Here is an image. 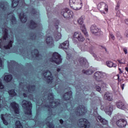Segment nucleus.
Segmentation results:
<instances>
[{"label": "nucleus", "mask_w": 128, "mask_h": 128, "mask_svg": "<svg viewBox=\"0 0 128 128\" xmlns=\"http://www.w3.org/2000/svg\"><path fill=\"white\" fill-rule=\"evenodd\" d=\"M46 44L50 46H54V40L51 36H48L46 40Z\"/></svg>", "instance_id": "412c9836"}, {"label": "nucleus", "mask_w": 128, "mask_h": 128, "mask_svg": "<svg viewBox=\"0 0 128 128\" xmlns=\"http://www.w3.org/2000/svg\"><path fill=\"white\" fill-rule=\"evenodd\" d=\"M120 74H122V71H120Z\"/></svg>", "instance_id": "052dcab7"}, {"label": "nucleus", "mask_w": 128, "mask_h": 128, "mask_svg": "<svg viewBox=\"0 0 128 128\" xmlns=\"http://www.w3.org/2000/svg\"><path fill=\"white\" fill-rule=\"evenodd\" d=\"M10 106H12V110H14L15 114H20L18 104L16 103V102H13L11 103Z\"/></svg>", "instance_id": "4468645a"}, {"label": "nucleus", "mask_w": 128, "mask_h": 128, "mask_svg": "<svg viewBox=\"0 0 128 128\" xmlns=\"http://www.w3.org/2000/svg\"><path fill=\"white\" fill-rule=\"evenodd\" d=\"M106 78V74L104 72H96L94 73V78L98 82L99 86L102 88H106V84L104 80Z\"/></svg>", "instance_id": "f257e3e1"}, {"label": "nucleus", "mask_w": 128, "mask_h": 128, "mask_svg": "<svg viewBox=\"0 0 128 128\" xmlns=\"http://www.w3.org/2000/svg\"><path fill=\"white\" fill-rule=\"evenodd\" d=\"M70 8L76 10H78L82 8V0H70Z\"/></svg>", "instance_id": "f03ea898"}, {"label": "nucleus", "mask_w": 128, "mask_h": 128, "mask_svg": "<svg viewBox=\"0 0 128 128\" xmlns=\"http://www.w3.org/2000/svg\"><path fill=\"white\" fill-rule=\"evenodd\" d=\"M22 106L25 109L26 114H28L30 116H32V103L24 100L22 102Z\"/></svg>", "instance_id": "7ed1b4c3"}, {"label": "nucleus", "mask_w": 128, "mask_h": 128, "mask_svg": "<svg viewBox=\"0 0 128 128\" xmlns=\"http://www.w3.org/2000/svg\"><path fill=\"white\" fill-rule=\"evenodd\" d=\"M112 110H114V106L112 104H110L106 109L105 112L106 114L108 116H112Z\"/></svg>", "instance_id": "dca6fc26"}, {"label": "nucleus", "mask_w": 128, "mask_h": 128, "mask_svg": "<svg viewBox=\"0 0 128 128\" xmlns=\"http://www.w3.org/2000/svg\"><path fill=\"white\" fill-rule=\"evenodd\" d=\"M61 14L63 16L64 18H72L74 12L68 8L63 9L61 10Z\"/></svg>", "instance_id": "39448f33"}, {"label": "nucleus", "mask_w": 128, "mask_h": 128, "mask_svg": "<svg viewBox=\"0 0 128 128\" xmlns=\"http://www.w3.org/2000/svg\"><path fill=\"white\" fill-rule=\"evenodd\" d=\"M16 128H22V126L20 121H16Z\"/></svg>", "instance_id": "e433bc0d"}, {"label": "nucleus", "mask_w": 128, "mask_h": 128, "mask_svg": "<svg viewBox=\"0 0 128 128\" xmlns=\"http://www.w3.org/2000/svg\"><path fill=\"white\" fill-rule=\"evenodd\" d=\"M32 14H36V10H32Z\"/></svg>", "instance_id": "864d4df0"}, {"label": "nucleus", "mask_w": 128, "mask_h": 128, "mask_svg": "<svg viewBox=\"0 0 128 128\" xmlns=\"http://www.w3.org/2000/svg\"><path fill=\"white\" fill-rule=\"evenodd\" d=\"M47 126H48V128H54V124H52V123H50V122H48L46 123Z\"/></svg>", "instance_id": "ea45409f"}, {"label": "nucleus", "mask_w": 128, "mask_h": 128, "mask_svg": "<svg viewBox=\"0 0 128 128\" xmlns=\"http://www.w3.org/2000/svg\"><path fill=\"white\" fill-rule=\"evenodd\" d=\"M97 8L102 14H108V4L104 2H100L98 4Z\"/></svg>", "instance_id": "20e7f679"}, {"label": "nucleus", "mask_w": 128, "mask_h": 128, "mask_svg": "<svg viewBox=\"0 0 128 128\" xmlns=\"http://www.w3.org/2000/svg\"><path fill=\"white\" fill-rule=\"evenodd\" d=\"M69 44L70 42L68 40H66L60 44L59 48H64L65 50H66L67 48H68Z\"/></svg>", "instance_id": "a211bd4d"}, {"label": "nucleus", "mask_w": 128, "mask_h": 128, "mask_svg": "<svg viewBox=\"0 0 128 128\" xmlns=\"http://www.w3.org/2000/svg\"><path fill=\"white\" fill-rule=\"evenodd\" d=\"M118 62L120 64H126V60L124 58L121 59L120 60H118Z\"/></svg>", "instance_id": "58836bf2"}, {"label": "nucleus", "mask_w": 128, "mask_h": 128, "mask_svg": "<svg viewBox=\"0 0 128 128\" xmlns=\"http://www.w3.org/2000/svg\"><path fill=\"white\" fill-rule=\"evenodd\" d=\"M83 32V34L86 36H88V32H86V27L84 26H80Z\"/></svg>", "instance_id": "2f4dec72"}, {"label": "nucleus", "mask_w": 128, "mask_h": 128, "mask_svg": "<svg viewBox=\"0 0 128 128\" xmlns=\"http://www.w3.org/2000/svg\"><path fill=\"white\" fill-rule=\"evenodd\" d=\"M120 70V68H119Z\"/></svg>", "instance_id": "e2e57ef3"}, {"label": "nucleus", "mask_w": 128, "mask_h": 128, "mask_svg": "<svg viewBox=\"0 0 128 128\" xmlns=\"http://www.w3.org/2000/svg\"><path fill=\"white\" fill-rule=\"evenodd\" d=\"M4 88V85L2 84V82L0 81V88L2 90Z\"/></svg>", "instance_id": "09e8293b"}, {"label": "nucleus", "mask_w": 128, "mask_h": 128, "mask_svg": "<svg viewBox=\"0 0 128 128\" xmlns=\"http://www.w3.org/2000/svg\"><path fill=\"white\" fill-rule=\"evenodd\" d=\"M62 60L60 55L56 52L53 54L52 58L50 60V62H56V64H60L62 63Z\"/></svg>", "instance_id": "423d86ee"}, {"label": "nucleus", "mask_w": 128, "mask_h": 128, "mask_svg": "<svg viewBox=\"0 0 128 128\" xmlns=\"http://www.w3.org/2000/svg\"><path fill=\"white\" fill-rule=\"evenodd\" d=\"M62 34L60 32H56L54 34V38L56 42L60 40L62 38Z\"/></svg>", "instance_id": "4be33fe9"}, {"label": "nucleus", "mask_w": 128, "mask_h": 128, "mask_svg": "<svg viewBox=\"0 0 128 128\" xmlns=\"http://www.w3.org/2000/svg\"><path fill=\"white\" fill-rule=\"evenodd\" d=\"M60 123H61V124H63L64 123V120H60Z\"/></svg>", "instance_id": "5fc2aeb1"}, {"label": "nucleus", "mask_w": 128, "mask_h": 128, "mask_svg": "<svg viewBox=\"0 0 128 128\" xmlns=\"http://www.w3.org/2000/svg\"><path fill=\"white\" fill-rule=\"evenodd\" d=\"M36 26H38V24L34 23V21L30 22V28H32V29L36 28Z\"/></svg>", "instance_id": "473e14b6"}, {"label": "nucleus", "mask_w": 128, "mask_h": 128, "mask_svg": "<svg viewBox=\"0 0 128 128\" xmlns=\"http://www.w3.org/2000/svg\"><path fill=\"white\" fill-rule=\"evenodd\" d=\"M110 38H112V40H114L116 38L114 37V34H110Z\"/></svg>", "instance_id": "37998d69"}, {"label": "nucleus", "mask_w": 128, "mask_h": 128, "mask_svg": "<svg viewBox=\"0 0 128 128\" xmlns=\"http://www.w3.org/2000/svg\"><path fill=\"white\" fill-rule=\"evenodd\" d=\"M24 98H26V94H24Z\"/></svg>", "instance_id": "4d7b16f0"}, {"label": "nucleus", "mask_w": 128, "mask_h": 128, "mask_svg": "<svg viewBox=\"0 0 128 128\" xmlns=\"http://www.w3.org/2000/svg\"><path fill=\"white\" fill-rule=\"evenodd\" d=\"M116 106L118 108H120L121 110H124V108H126V107L124 106V102H117L116 104Z\"/></svg>", "instance_id": "393cba45"}, {"label": "nucleus", "mask_w": 128, "mask_h": 128, "mask_svg": "<svg viewBox=\"0 0 128 128\" xmlns=\"http://www.w3.org/2000/svg\"><path fill=\"white\" fill-rule=\"evenodd\" d=\"M82 72L83 74H84L90 76V74H94V70H92L91 69L88 70H83Z\"/></svg>", "instance_id": "cd10ccee"}, {"label": "nucleus", "mask_w": 128, "mask_h": 128, "mask_svg": "<svg viewBox=\"0 0 128 128\" xmlns=\"http://www.w3.org/2000/svg\"><path fill=\"white\" fill-rule=\"evenodd\" d=\"M79 62L82 64V66H84V64H88V60H86V59L82 58L79 59Z\"/></svg>", "instance_id": "bb28decb"}, {"label": "nucleus", "mask_w": 128, "mask_h": 128, "mask_svg": "<svg viewBox=\"0 0 128 128\" xmlns=\"http://www.w3.org/2000/svg\"><path fill=\"white\" fill-rule=\"evenodd\" d=\"M44 76L45 78H46L47 76V78H48V84H50V82H52V80H54V78L51 76H52V73L50 71H47L44 73Z\"/></svg>", "instance_id": "2eb2a0df"}, {"label": "nucleus", "mask_w": 128, "mask_h": 128, "mask_svg": "<svg viewBox=\"0 0 128 128\" xmlns=\"http://www.w3.org/2000/svg\"><path fill=\"white\" fill-rule=\"evenodd\" d=\"M13 43H14V40H10L8 45L6 46H4V48H5V50H8V48H12Z\"/></svg>", "instance_id": "7c9ffc66"}, {"label": "nucleus", "mask_w": 128, "mask_h": 128, "mask_svg": "<svg viewBox=\"0 0 128 128\" xmlns=\"http://www.w3.org/2000/svg\"><path fill=\"white\" fill-rule=\"evenodd\" d=\"M126 120L122 118L120 119L116 122V124L119 128H124L126 126Z\"/></svg>", "instance_id": "f8f14e48"}, {"label": "nucleus", "mask_w": 128, "mask_h": 128, "mask_svg": "<svg viewBox=\"0 0 128 128\" xmlns=\"http://www.w3.org/2000/svg\"><path fill=\"white\" fill-rule=\"evenodd\" d=\"M84 16H82L78 20V24L80 26H84Z\"/></svg>", "instance_id": "a878e982"}, {"label": "nucleus", "mask_w": 128, "mask_h": 128, "mask_svg": "<svg viewBox=\"0 0 128 128\" xmlns=\"http://www.w3.org/2000/svg\"><path fill=\"white\" fill-rule=\"evenodd\" d=\"M125 24L128 26V19H126L124 20Z\"/></svg>", "instance_id": "603ef678"}, {"label": "nucleus", "mask_w": 128, "mask_h": 128, "mask_svg": "<svg viewBox=\"0 0 128 128\" xmlns=\"http://www.w3.org/2000/svg\"><path fill=\"white\" fill-rule=\"evenodd\" d=\"M125 36H126V38H128V30L126 31Z\"/></svg>", "instance_id": "3c124183"}, {"label": "nucleus", "mask_w": 128, "mask_h": 128, "mask_svg": "<svg viewBox=\"0 0 128 128\" xmlns=\"http://www.w3.org/2000/svg\"><path fill=\"white\" fill-rule=\"evenodd\" d=\"M93 56H94L95 60H98L99 62H102V60H104V58H102L100 57V56L94 54Z\"/></svg>", "instance_id": "f704fd0d"}, {"label": "nucleus", "mask_w": 128, "mask_h": 128, "mask_svg": "<svg viewBox=\"0 0 128 128\" xmlns=\"http://www.w3.org/2000/svg\"><path fill=\"white\" fill-rule=\"evenodd\" d=\"M72 96V92L70 91L68 92H66L64 94V95L63 96L64 98L66 100H70Z\"/></svg>", "instance_id": "5701e85b"}, {"label": "nucleus", "mask_w": 128, "mask_h": 128, "mask_svg": "<svg viewBox=\"0 0 128 128\" xmlns=\"http://www.w3.org/2000/svg\"><path fill=\"white\" fill-rule=\"evenodd\" d=\"M20 18L22 22H26V20H28L26 15L23 12H22L20 14Z\"/></svg>", "instance_id": "aec40b11"}, {"label": "nucleus", "mask_w": 128, "mask_h": 128, "mask_svg": "<svg viewBox=\"0 0 128 128\" xmlns=\"http://www.w3.org/2000/svg\"><path fill=\"white\" fill-rule=\"evenodd\" d=\"M125 70H126V72H128V67H126V68H125Z\"/></svg>", "instance_id": "6e6d98bb"}, {"label": "nucleus", "mask_w": 128, "mask_h": 128, "mask_svg": "<svg viewBox=\"0 0 128 128\" xmlns=\"http://www.w3.org/2000/svg\"><path fill=\"white\" fill-rule=\"evenodd\" d=\"M120 86L122 89L124 90V84H121Z\"/></svg>", "instance_id": "8fccbe9b"}, {"label": "nucleus", "mask_w": 128, "mask_h": 128, "mask_svg": "<svg viewBox=\"0 0 128 128\" xmlns=\"http://www.w3.org/2000/svg\"><path fill=\"white\" fill-rule=\"evenodd\" d=\"M10 115L6 114L5 115L2 114L1 115V118L3 122V123L4 124H6V126H8V122H6V120H8L10 118Z\"/></svg>", "instance_id": "f3484780"}, {"label": "nucleus", "mask_w": 128, "mask_h": 128, "mask_svg": "<svg viewBox=\"0 0 128 128\" xmlns=\"http://www.w3.org/2000/svg\"><path fill=\"white\" fill-rule=\"evenodd\" d=\"M34 52L35 54V56H36V58H38L40 56L38 54V50H34Z\"/></svg>", "instance_id": "a19ab883"}, {"label": "nucleus", "mask_w": 128, "mask_h": 128, "mask_svg": "<svg viewBox=\"0 0 128 128\" xmlns=\"http://www.w3.org/2000/svg\"><path fill=\"white\" fill-rule=\"evenodd\" d=\"M12 75H6L4 77V80L5 82H10V80H12Z\"/></svg>", "instance_id": "c756f323"}, {"label": "nucleus", "mask_w": 128, "mask_h": 128, "mask_svg": "<svg viewBox=\"0 0 128 128\" xmlns=\"http://www.w3.org/2000/svg\"><path fill=\"white\" fill-rule=\"evenodd\" d=\"M78 124L79 126L84 128H88L90 125L86 119H80Z\"/></svg>", "instance_id": "9d476101"}, {"label": "nucleus", "mask_w": 128, "mask_h": 128, "mask_svg": "<svg viewBox=\"0 0 128 128\" xmlns=\"http://www.w3.org/2000/svg\"><path fill=\"white\" fill-rule=\"evenodd\" d=\"M48 100H50V107L52 108H56V106H58V105L60 104V102H56L54 101L51 102V100H54V95L52 93H50L48 94Z\"/></svg>", "instance_id": "6e6552de"}, {"label": "nucleus", "mask_w": 128, "mask_h": 128, "mask_svg": "<svg viewBox=\"0 0 128 128\" xmlns=\"http://www.w3.org/2000/svg\"><path fill=\"white\" fill-rule=\"evenodd\" d=\"M120 78V76H118V78Z\"/></svg>", "instance_id": "0e129e2a"}, {"label": "nucleus", "mask_w": 128, "mask_h": 128, "mask_svg": "<svg viewBox=\"0 0 128 128\" xmlns=\"http://www.w3.org/2000/svg\"><path fill=\"white\" fill-rule=\"evenodd\" d=\"M118 34H120V33L119 32H118Z\"/></svg>", "instance_id": "680f3d73"}, {"label": "nucleus", "mask_w": 128, "mask_h": 128, "mask_svg": "<svg viewBox=\"0 0 128 128\" xmlns=\"http://www.w3.org/2000/svg\"><path fill=\"white\" fill-rule=\"evenodd\" d=\"M98 118L103 124H108V120H106L105 119H104L103 118H102V116H98Z\"/></svg>", "instance_id": "c85d7f7f"}, {"label": "nucleus", "mask_w": 128, "mask_h": 128, "mask_svg": "<svg viewBox=\"0 0 128 128\" xmlns=\"http://www.w3.org/2000/svg\"><path fill=\"white\" fill-rule=\"evenodd\" d=\"M115 10L116 12H118V10H120V5L118 4L116 5Z\"/></svg>", "instance_id": "a18cd8bd"}, {"label": "nucleus", "mask_w": 128, "mask_h": 128, "mask_svg": "<svg viewBox=\"0 0 128 128\" xmlns=\"http://www.w3.org/2000/svg\"><path fill=\"white\" fill-rule=\"evenodd\" d=\"M104 50H105L106 52V48H104Z\"/></svg>", "instance_id": "bf43d9fd"}, {"label": "nucleus", "mask_w": 128, "mask_h": 128, "mask_svg": "<svg viewBox=\"0 0 128 128\" xmlns=\"http://www.w3.org/2000/svg\"><path fill=\"white\" fill-rule=\"evenodd\" d=\"M8 94L10 96H16V93L14 92V90H12L10 91H8Z\"/></svg>", "instance_id": "c9c22d12"}, {"label": "nucleus", "mask_w": 128, "mask_h": 128, "mask_svg": "<svg viewBox=\"0 0 128 128\" xmlns=\"http://www.w3.org/2000/svg\"><path fill=\"white\" fill-rule=\"evenodd\" d=\"M106 64L108 68H116V64L113 63L112 61H107Z\"/></svg>", "instance_id": "b1692460"}, {"label": "nucleus", "mask_w": 128, "mask_h": 128, "mask_svg": "<svg viewBox=\"0 0 128 128\" xmlns=\"http://www.w3.org/2000/svg\"><path fill=\"white\" fill-rule=\"evenodd\" d=\"M86 112V108L84 107V106H80V107L76 110L75 114H77V116H82Z\"/></svg>", "instance_id": "1a4fd4ad"}, {"label": "nucleus", "mask_w": 128, "mask_h": 128, "mask_svg": "<svg viewBox=\"0 0 128 128\" xmlns=\"http://www.w3.org/2000/svg\"><path fill=\"white\" fill-rule=\"evenodd\" d=\"M18 0H12V8H16L18 6Z\"/></svg>", "instance_id": "72a5a7b5"}, {"label": "nucleus", "mask_w": 128, "mask_h": 128, "mask_svg": "<svg viewBox=\"0 0 128 128\" xmlns=\"http://www.w3.org/2000/svg\"><path fill=\"white\" fill-rule=\"evenodd\" d=\"M104 100H109L110 102H112V94L108 92L104 94Z\"/></svg>", "instance_id": "6ab92c4d"}, {"label": "nucleus", "mask_w": 128, "mask_h": 128, "mask_svg": "<svg viewBox=\"0 0 128 128\" xmlns=\"http://www.w3.org/2000/svg\"><path fill=\"white\" fill-rule=\"evenodd\" d=\"M11 22H12V24H14L16 22V18L14 16H12V18L11 19Z\"/></svg>", "instance_id": "79ce46f5"}, {"label": "nucleus", "mask_w": 128, "mask_h": 128, "mask_svg": "<svg viewBox=\"0 0 128 128\" xmlns=\"http://www.w3.org/2000/svg\"><path fill=\"white\" fill-rule=\"evenodd\" d=\"M0 66L2 68V60L0 58Z\"/></svg>", "instance_id": "de8ad7c7"}, {"label": "nucleus", "mask_w": 128, "mask_h": 128, "mask_svg": "<svg viewBox=\"0 0 128 128\" xmlns=\"http://www.w3.org/2000/svg\"><path fill=\"white\" fill-rule=\"evenodd\" d=\"M57 72H60V68L57 69Z\"/></svg>", "instance_id": "13d9d810"}, {"label": "nucleus", "mask_w": 128, "mask_h": 128, "mask_svg": "<svg viewBox=\"0 0 128 128\" xmlns=\"http://www.w3.org/2000/svg\"><path fill=\"white\" fill-rule=\"evenodd\" d=\"M123 50H124L125 54H128V49L126 48H124Z\"/></svg>", "instance_id": "49530a36"}, {"label": "nucleus", "mask_w": 128, "mask_h": 128, "mask_svg": "<svg viewBox=\"0 0 128 128\" xmlns=\"http://www.w3.org/2000/svg\"><path fill=\"white\" fill-rule=\"evenodd\" d=\"M72 36L73 38H76L78 42H84V36L78 32H74Z\"/></svg>", "instance_id": "9b49d317"}, {"label": "nucleus", "mask_w": 128, "mask_h": 128, "mask_svg": "<svg viewBox=\"0 0 128 128\" xmlns=\"http://www.w3.org/2000/svg\"><path fill=\"white\" fill-rule=\"evenodd\" d=\"M34 86H29L27 88L29 92H31L34 91Z\"/></svg>", "instance_id": "4c0bfd02"}, {"label": "nucleus", "mask_w": 128, "mask_h": 128, "mask_svg": "<svg viewBox=\"0 0 128 128\" xmlns=\"http://www.w3.org/2000/svg\"><path fill=\"white\" fill-rule=\"evenodd\" d=\"M96 90H97V92H100L101 88L100 86H96Z\"/></svg>", "instance_id": "c03bdc74"}, {"label": "nucleus", "mask_w": 128, "mask_h": 128, "mask_svg": "<svg viewBox=\"0 0 128 128\" xmlns=\"http://www.w3.org/2000/svg\"><path fill=\"white\" fill-rule=\"evenodd\" d=\"M90 32L93 34L100 36L102 34V32L96 26L93 24L90 27Z\"/></svg>", "instance_id": "0eeeda50"}, {"label": "nucleus", "mask_w": 128, "mask_h": 128, "mask_svg": "<svg viewBox=\"0 0 128 128\" xmlns=\"http://www.w3.org/2000/svg\"><path fill=\"white\" fill-rule=\"evenodd\" d=\"M3 32L4 30V37L0 40V48H2V44L4 42V41L6 40L8 38V29L5 28L2 30Z\"/></svg>", "instance_id": "ddd939ff"}]
</instances>
